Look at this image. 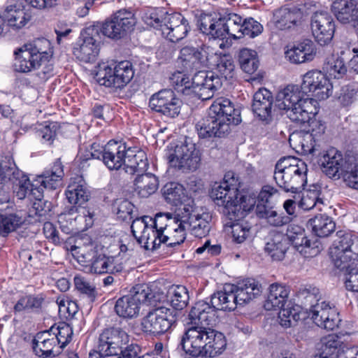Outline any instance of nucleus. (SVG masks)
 Masks as SVG:
<instances>
[{
    "label": "nucleus",
    "instance_id": "obj_1",
    "mask_svg": "<svg viewBox=\"0 0 358 358\" xmlns=\"http://www.w3.org/2000/svg\"><path fill=\"white\" fill-rule=\"evenodd\" d=\"M189 317V327L181 335L178 345V350L183 352V357H215L222 354L227 346L224 334L207 327L210 322Z\"/></svg>",
    "mask_w": 358,
    "mask_h": 358
},
{
    "label": "nucleus",
    "instance_id": "obj_2",
    "mask_svg": "<svg viewBox=\"0 0 358 358\" xmlns=\"http://www.w3.org/2000/svg\"><path fill=\"white\" fill-rule=\"evenodd\" d=\"M86 159H101L110 170H118L122 165L127 173L134 175L135 173L146 171L148 168L147 155L137 148H127L125 143L109 141L104 146L93 143L86 151Z\"/></svg>",
    "mask_w": 358,
    "mask_h": 358
},
{
    "label": "nucleus",
    "instance_id": "obj_3",
    "mask_svg": "<svg viewBox=\"0 0 358 358\" xmlns=\"http://www.w3.org/2000/svg\"><path fill=\"white\" fill-rule=\"evenodd\" d=\"M241 122V113L227 98L219 97L210 106L206 116L195 126L201 138H224L231 131V125Z\"/></svg>",
    "mask_w": 358,
    "mask_h": 358
},
{
    "label": "nucleus",
    "instance_id": "obj_4",
    "mask_svg": "<svg viewBox=\"0 0 358 358\" xmlns=\"http://www.w3.org/2000/svg\"><path fill=\"white\" fill-rule=\"evenodd\" d=\"M315 99L304 97L298 85H287L275 98V106L285 110L287 117L299 125L310 123L317 113Z\"/></svg>",
    "mask_w": 358,
    "mask_h": 358
},
{
    "label": "nucleus",
    "instance_id": "obj_5",
    "mask_svg": "<svg viewBox=\"0 0 358 358\" xmlns=\"http://www.w3.org/2000/svg\"><path fill=\"white\" fill-rule=\"evenodd\" d=\"M309 152L318 158V164L322 172L329 178H343L347 185L352 188V185L358 186V183L353 182L355 178L352 167L355 168L353 162L354 156L348 155L343 157L342 153L335 148L327 151L322 150L320 144H314L309 150Z\"/></svg>",
    "mask_w": 358,
    "mask_h": 358
},
{
    "label": "nucleus",
    "instance_id": "obj_6",
    "mask_svg": "<svg viewBox=\"0 0 358 358\" xmlns=\"http://www.w3.org/2000/svg\"><path fill=\"white\" fill-rule=\"evenodd\" d=\"M307 172V165L303 160L289 156L278 161L273 178L285 192L296 193L306 185Z\"/></svg>",
    "mask_w": 358,
    "mask_h": 358
},
{
    "label": "nucleus",
    "instance_id": "obj_7",
    "mask_svg": "<svg viewBox=\"0 0 358 358\" xmlns=\"http://www.w3.org/2000/svg\"><path fill=\"white\" fill-rule=\"evenodd\" d=\"M143 20L148 25L161 31L162 34L173 43L184 38L189 31L187 20L178 13L152 10L145 13Z\"/></svg>",
    "mask_w": 358,
    "mask_h": 358
},
{
    "label": "nucleus",
    "instance_id": "obj_8",
    "mask_svg": "<svg viewBox=\"0 0 358 358\" xmlns=\"http://www.w3.org/2000/svg\"><path fill=\"white\" fill-rule=\"evenodd\" d=\"M171 80L177 90L184 93L185 90L192 89L202 100L213 97L214 92L222 87L220 78L207 71H199L191 80L185 73L178 71L172 75Z\"/></svg>",
    "mask_w": 358,
    "mask_h": 358
},
{
    "label": "nucleus",
    "instance_id": "obj_9",
    "mask_svg": "<svg viewBox=\"0 0 358 358\" xmlns=\"http://www.w3.org/2000/svg\"><path fill=\"white\" fill-rule=\"evenodd\" d=\"M40 178H41L39 182L41 183L40 186L31 185L27 176L18 170L14 164L7 182L9 181L12 183L13 193L20 200L24 199L30 191V195L34 199L30 210L31 216L38 217V220L42 222L45 215V201L43 200L45 180L41 176Z\"/></svg>",
    "mask_w": 358,
    "mask_h": 358
},
{
    "label": "nucleus",
    "instance_id": "obj_10",
    "mask_svg": "<svg viewBox=\"0 0 358 358\" xmlns=\"http://www.w3.org/2000/svg\"><path fill=\"white\" fill-rule=\"evenodd\" d=\"M164 298L163 294L153 293L147 286L137 285L133 287L129 294L116 301L115 312L121 317L134 318L138 315L141 303L155 306L157 302Z\"/></svg>",
    "mask_w": 358,
    "mask_h": 358
},
{
    "label": "nucleus",
    "instance_id": "obj_11",
    "mask_svg": "<svg viewBox=\"0 0 358 358\" xmlns=\"http://www.w3.org/2000/svg\"><path fill=\"white\" fill-rule=\"evenodd\" d=\"M330 256L336 268L348 269L358 263V238L350 232L338 231L330 248Z\"/></svg>",
    "mask_w": 358,
    "mask_h": 358
},
{
    "label": "nucleus",
    "instance_id": "obj_12",
    "mask_svg": "<svg viewBox=\"0 0 358 358\" xmlns=\"http://www.w3.org/2000/svg\"><path fill=\"white\" fill-rule=\"evenodd\" d=\"M177 312L159 306L149 311L141 320V329L150 336H159L166 333L176 322Z\"/></svg>",
    "mask_w": 358,
    "mask_h": 358
},
{
    "label": "nucleus",
    "instance_id": "obj_13",
    "mask_svg": "<svg viewBox=\"0 0 358 358\" xmlns=\"http://www.w3.org/2000/svg\"><path fill=\"white\" fill-rule=\"evenodd\" d=\"M43 39L37 38L15 50L13 69L20 73H27L38 68L42 63L45 52Z\"/></svg>",
    "mask_w": 358,
    "mask_h": 358
},
{
    "label": "nucleus",
    "instance_id": "obj_14",
    "mask_svg": "<svg viewBox=\"0 0 358 358\" xmlns=\"http://www.w3.org/2000/svg\"><path fill=\"white\" fill-rule=\"evenodd\" d=\"M197 207L190 204L184 205L178 211L176 219L181 221L186 230H189L195 237L202 238L210 231L211 216L208 213L202 212Z\"/></svg>",
    "mask_w": 358,
    "mask_h": 358
},
{
    "label": "nucleus",
    "instance_id": "obj_15",
    "mask_svg": "<svg viewBox=\"0 0 358 358\" xmlns=\"http://www.w3.org/2000/svg\"><path fill=\"white\" fill-rule=\"evenodd\" d=\"M210 195L217 206L223 207V213L229 220H236L241 214V206L237 205V189L231 187L227 180L215 183Z\"/></svg>",
    "mask_w": 358,
    "mask_h": 358
},
{
    "label": "nucleus",
    "instance_id": "obj_16",
    "mask_svg": "<svg viewBox=\"0 0 358 358\" xmlns=\"http://www.w3.org/2000/svg\"><path fill=\"white\" fill-rule=\"evenodd\" d=\"M299 89L302 96H312L320 100L327 99L332 93V85L329 80L317 70L309 71L303 75Z\"/></svg>",
    "mask_w": 358,
    "mask_h": 358
},
{
    "label": "nucleus",
    "instance_id": "obj_17",
    "mask_svg": "<svg viewBox=\"0 0 358 358\" xmlns=\"http://www.w3.org/2000/svg\"><path fill=\"white\" fill-rule=\"evenodd\" d=\"M136 23V20L132 12L120 10L103 24L101 32L110 38L118 40L133 30Z\"/></svg>",
    "mask_w": 358,
    "mask_h": 358
},
{
    "label": "nucleus",
    "instance_id": "obj_18",
    "mask_svg": "<svg viewBox=\"0 0 358 358\" xmlns=\"http://www.w3.org/2000/svg\"><path fill=\"white\" fill-rule=\"evenodd\" d=\"M129 342L127 333L120 328L104 329L99 335L96 348L106 356L116 358Z\"/></svg>",
    "mask_w": 358,
    "mask_h": 358
},
{
    "label": "nucleus",
    "instance_id": "obj_19",
    "mask_svg": "<svg viewBox=\"0 0 358 358\" xmlns=\"http://www.w3.org/2000/svg\"><path fill=\"white\" fill-rule=\"evenodd\" d=\"M199 150L192 143L185 141L177 145L169 157V162L171 166L177 168L183 172L195 171L200 162Z\"/></svg>",
    "mask_w": 358,
    "mask_h": 358
},
{
    "label": "nucleus",
    "instance_id": "obj_20",
    "mask_svg": "<svg viewBox=\"0 0 358 358\" xmlns=\"http://www.w3.org/2000/svg\"><path fill=\"white\" fill-rule=\"evenodd\" d=\"M227 286L224 290L214 293L210 298V303L206 301H199L191 308L189 317L194 320L210 322L215 316L216 310H224L227 301Z\"/></svg>",
    "mask_w": 358,
    "mask_h": 358
},
{
    "label": "nucleus",
    "instance_id": "obj_21",
    "mask_svg": "<svg viewBox=\"0 0 358 358\" xmlns=\"http://www.w3.org/2000/svg\"><path fill=\"white\" fill-rule=\"evenodd\" d=\"M311 29L316 41L325 45L332 39L335 24L331 15L324 10L317 11L311 17Z\"/></svg>",
    "mask_w": 358,
    "mask_h": 358
},
{
    "label": "nucleus",
    "instance_id": "obj_22",
    "mask_svg": "<svg viewBox=\"0 0 358 358\" xmlns=\"http://www.w3.org/2000/svg\"><path fill=\"white\" fill-rule=\"evenodd\" d=\"M331 11L338 22L354 29L358 35V0H335Z\"/></svg>",
    "mask_w": 358,
    "mask_h": 358
},
{
    "label": "nucleus",
    "instance_id": "obj_23",
    "mask_svg": "<svg viewBox=\"0 0 358 358\" xmlns=\"http://www.w3.org/2000/svg\"><path fill=\"white\" fill-rule=\"evenodd\" d=\"M309 311L315 324L327 330H334L341 321L336 310L324 301L316 303Z\"/></svg>",
    "mask_w": 358,
    "mask_h": 358
},
{
    "label": "nucleus",
    "instance_id": "obj_24",
    "mask_svg": "<svg viewBox=\"0 0 358 358\" xmlns=\"http://www.w3.org/2000/svg\"><path fill=\"white\" fill-rule=\"evenodd\" d=\"M273 104L272 93L266 88H260L253 95L252 110L260 120L268 123L273 117Z\"/></svg>",
    "mask_w": 358,
    "mask_h": 358
},
{
    "label": "nucleus",
    "instance_id": "obj_25",
    "mask_svg": "<svg viewBox=\"0 0 358 358\" xmlns=\"http://www.w3.org/2000/svg\"><path fill=\"white\" fill-rule=\"evenodd\" d=\"M303 11L296 7L281 8L274 13L275 27L281 30H292L302 26Z\"/></svg>",
    "mask_w": 358,
    "mask_h": 358
},
{
    "label": "nucleus",
    "instance_id": "obj_26",
    "mask_svg": "<svg viewBox=\"0 0 358 358\" xmlns=\"http://www.w3.org/2000/svg\"><path fill=\"white\" fill-rule=\"evenodd\" d=\"M206 59V55L202 46L195 48L187 45L183 47L180 52L179 61L183 68V71L187 73L203 68Z\"/></svg>",
    "mask_w": 358,
    "mask_h": 358
},
{
    "label": "nucleus",
    "instance_id": "obj_27",
    "mask_svg": "<svg viewBox=\"0 0 358 358\" xmlns=\"http://www.w3.org/2000/svg\"><path fill=\"white\" fill-rule=\"evenodd\" d=\"M70 340L68 327L52 325L46 330V347L52 345L51 349L46 350V357L59 355Z\"/></svg>",
    "mask_w": 358,
    "mask_h": 358
},
{
    "label": "nucleus",
    "instance_id": "obj_28",
    "mask_svg": "<svg viewBox=\"0 0 358 358\" xmlns=\"http://www.w3.org/2000/svg\"><path fill=\"white\" fill-rule=\"evenodd\" d=\"M66 196L68 201L73 206L81 207L90 198V192L87 189V184L80 176H76L71 178L70 182L66 191Z\"/></svg>",
    "mask_w": 358,
    "mask_h": 358
},
{
    "label": "nucleus",
    "instance_id": "obj_29",
    "mask_svg": "<svg viewBox=\"0 0 358 358\" xmlns=\"http://www.w3.org/2000/svg\"><path fill=\"white\" fill-rule=\"evenodd\" d=\"M285 57L293 64H301L313 60L316 55L314 43L306 39L285 52Z\"/></svg>",
    "mask_w": 358,
    "mask_h": 358
},
{
    "label": "nucleus",
    "instance_id": "obj_30",
    "mask_svg": "<svg viewBox=\"0 0 358 358\" xmlns=\"http://www.w3.org/2000/svg\"><path fill=\"white\" fill-rule=\"evenodd\" d=\"M73 53L76 58L84 63H94L97 60L99 47V43L93 36H86L82 43L76 44Z\"/></svg>",
    "mask_w": 358,
    "mask_h": 358
},
{
    "label": "nucleus",
    "instance_id": "obj_31",
    "mask_svg": "<svg viewBox=\"0 0 358 358\" xmlns=\"http://www.w3.org/2000/svg\"><path fill=\"white\" fill-rule=\"evenodd\" d=\"M257 216L273 227H281L292 222V217L278 213L274 208L266 203H257L255 208Z\"/></svg>",
    "mask_w": 358,
    "mask_h": 358
},
{
    "label": "nucleus",
    "instance_id": "obj_32",
    "mask_svg": "<svg viewBox=\"0 0 358 358\" xmlns=\"http://www.w3.org/2000/svg\"><path fill=\"white\" fill-rule=\"evenodd\" d=\"M152 217L150 216H143L135 219L131 226V232L137 239L139 243H144V247L147 249L152 250V227L150 226Z\"/></svg>",
    "mask_w": 358,
    "mask_h": 358
},
{
    "label": "nucleus",
    "instance_id": "obj_33",
    "mask_svg": "<svg viewBox=\"0 0 358 358\" xmlns=\"http://www.w3.org/2000/svg\"><path fill=\"white\" fill-rule=\"evenodd\" d=\"M289 289L279 283H273L269 287V294L264 303L267 310H277L285 306L288 301Z\"/></svg>",
    "mask_w": 358,
    "mask_h": 358
},
{
    "label": "nucleus",
    "instance_id": "obj_34",
    "mask_svg": "<svg viewBox=\"0 0 358 358\" xmlns=\"http://www.w3.org/2000/svg\"><path fill=\"white\" fill-rule=\"evenodd\" d=\"M136 173L138 176L134 180V191L139 197L148 198L158 189L159 180L152 173Z\"/></svg>",
    "mask_w": 358,
    "mask_h": 358
},
{
    "label": "nucleus",
    "instance_id": "obj_35",
    "mask_svg": "<svg viewBox=\"0 0 358 358\" xmlns=\"http://www.w3.org/2000/svg\"><path fill=\"white\" fill-rule=\"evenodd\" d=\"M243 20L239 15L234 13H225L220 17V29L223 38L228 35L235 39L241 38V28Z\"/></svg>",
    "mask_w": 358,
    "mask_h": 358
},
{
    "label": "nucleus",
    "instance_id": "obj_36",
    "mask_svg": "<svg viewBox=\"0 0 358 358\" xmlns=\"http://www.w3.org/2000/svg\"><path fill=\"white\" fill-rule=\"evenodd\" d=\"M185 228L182 224L181 221L177 228L173 229V233L170 234L171 229H169L168 234H159L157 238L152 240V250L159 248L162 245L168 248H174L180 245L185 239Z\"/></svg>",
    "mask_w": 358,
    "mask_h": 358
},
{
    "label": "nucleus",
    "instance_id": "obj_37",
    "mask_svg": "<svg viewBox=\"0 0 358 358\" xmlns=\"http://www.w3.org/2000/svg\"><path fill=\"white\" fill-rule=\"evenodd\" d=\"M90 269L94 273H116L121 272L123 266L121 264H116L113 257H107L99 254L93 255L90 260Z\"/></svg>",
    "mask_w": 358,
    "mask_h": 358
},
{
    "label": "nucleus",
    "instance_id": "obj_38",
    "mask_svg": "<svg viewBox=\"0 0 358 358\" xmlns=\"http://www.w3.org/2000/svg\"><path fill=\"white\" fill-rule=\"evenodd\" d=\"M24 8L22 3L18 1L6 7L4 15L10 27L20 29L29 20L30 16L24 12Z\"/></svg>",
    "mask_w": 358,
    "mask_h": 358
},
{
    "label": "nucleus",
    "instance_id": "obj_39",
    "mask_svg": "<svg viewBox=\"0 0 358 358\" xmlns=\"http://www.w3.org/2000/svg\"><path fill=\"white\" fill-rule=\"evenodd\" d=\"M288 248V238L282 234L275 233L266 244L265 251L273 260L281 261L285 258Z\"/></svg>",
    "mask_w": 358,
    "mask_h": 358
},
{
    "label": "nucleus",
    "instance_id": "obj_40",
    "mask_svg": "<svg viewBox=\"0 0 358 358\" xmlns=\"http://www.w3.org/2000/svg\"><path fill=\"white\" fill-rule=\"evenodd\" d=\"M235 286L243 305L259 296L262 292L261 283L254 278L245 279Z\"/></svg>",
    "mask_w": 358,
    "mask_h": 358
},
{
    "label": "nucleus",
    "instance_id": "obj_41",
    "mask_svg": "<svg viewBox=\"0 0 358 358\" xmlns=\"http://www.w3.org/2000/svg\"><path fill=\"white\" fill-rule=\"evenodd\" d=\"M308 226L318 237H327L335 231L336 224L332 218L325 214H318L308 220Z\"/></svg>",
    "mask_w": 358,
    "mask_h": 358
},
{
    "label": "nucleus",
    "instance_id": "obj_42",
    "mask_svg": "<svg viewBox=\"0 0 358 358\" xmlns=\"http://www.w3.org/2000/svg\"><path fill=\"white\" fill-rule=\"evenodd\" d=\"M320 355L319 358H347L345 355L341 352L342 342L334 334H329L321 339Z\"/></svg>",
    "mask_w": 358,
    "mask_h": 358
},
{
    "label": "nucleus",
    "instance_id": "obj_43",
    "mask_svg": "<svg viewBox=\"0 0 358 358\" xmlns=\"http://www.w3.org/2000/svg\"><path fill=\"white\" fill-rule=\"evenodd\" d=\"M178 213L173 217L172 214L168 213H158L155 217H152L150 226L152 227V238H157L159 234H168L170 227L173 224H178L179 220L176 219Z\"/></svg>",
    "mask_w": 358,
    "mask_h": 358
},
{
    "label": "nucleus",
    "instance_id": "obj_44",
    "mask_svg": "<svg viewBox=\"0 0 358 358\" xmlns=\"http://www.w3.org/2000/svg\"><path fill=\"white\" fill-rule=\"evenodd\" d=\"M167 297L171 305L176 310H182L189 302L187 289L183 285H173L168 291Z\"/></svg>",
    "mask_w": 358,
    "mask_h": 358
},
{
    "label": "nucleus",
    "instance_id": "obj_45",
    "mask_svg": "<svg viewBox=\"0 0 358 358\" xmlns=\"http://www.w3.org/2000/svg\"><path fill=\"white\" fill-rule=\"evenodd\" d=\"M241 69L248 74H253L259 68V59L256 51L243 48L238 53Z\"/></svg>",
    "mask_w": 358,
    "mask_h": 358
},
{
    "label": "nucleus",
    "instance_id": "obj_46",
    "mask_svg": "<svg viewBox=\"0 0 358 358\" xmlns=\"http://www.w3.org/2000/svg\"><path fill=\"white\" fill-rule=\"evenodd\" d=\"M198 27L202 33L210 35L214 38H219L222 36V31L220 29V18L215 19L212 15L203 14L197 21Z\"/></svg>",
    "mask_w": 358,
    "mask_h": 358
},
{
    "label": "nucleus",
    "instance_id": "obj_47",
    "mask_svg": "<svg viewBox=\"0 0 358 358\" xmlns=\"http://www.w3.org/2000/svg\"><path fill=\"white\" fill-rule=\"evenodd\" d=\"M116 88H122L133 78L134 71L132 64L127 60L119 62L114 68Z\"/></svg>",
    "mask_w": 358,
    "mask_h": 358
},
{
    "label": "nucleus",
    "instance_id": "obj_48",
    "mask_svg": "<svg viewBox=\"0 0 358 358\" xmlns=\"http://www.w3.org/2000/svg\"><path fill=\"white\" fill-rule=\"evenodd\" d=\"M94 77L100 85L116 88L115 71L106 63L98 64L94 70Z\"/></svg>",
    "mask_w": 358,
    "mask_h": 358
},
{
    "label": "nucleus",
    "instance_id": "obj_49",
    "mask_svg": "<svg viewBox=\"0 0 358 358\" xmlns=\"http://www.w3.org/2000/svg\"><path fill=\"white\" fill-rule=\"evenodd\" d=\"M241 214H238L239 217H237L236 220H229L231 222L227 223L231 228L233 241L236 243H242L245 241L250 234L251 228L248 222L244 220H240L243 214L241 210Z\"/></svg>",
    "mask_w": 358,
    "mask_h": 358
},
{
    "label": "nucleus",
    "instance_id": "obj_50",
    "mask_svg": "<svg viewBox=\"0 0 358 358\" xmlns=\"http://www.w3.org/2000/svg\"><path fill=\"white\" fill-rule=\"evenodd\" d=\"M297 296L301 305L306 310H310L321 300V293L319 288L312 285H307L301 288Z\"/></svg>",
    "mask_w": 358,
    "mask_h": 358
},
{
    "label": "nucleus",
    "instance_id": "obj_51",
    "mask_svg": "<svg viewBox=\"0 0 358 358\" xmlns=\"http://www.w3.org/2000/svg\"><path fill=\"white\" fill-rule=\"evenodd\" d=\"M279 310L280 324L284 327L287 328L295 325L300 319L299 307L295 308L290 301Z\"/></svg>",
    "mask_w": 358,
    "mask_h": 358
},
{
    "label": "nucleus",
    "instance_id": "obj_52",
    "mask_svg": "<svg viewBox=\"0 0 358 358\" xmlns=\"http://www.w3.org/2000/svg\"><path fill=\"white\" fill-rule=\"evenodd\" d=\"M320 191L317 187L313 189L304 190L298 202V206L303 210H309L317 205L322 204V199L320 198Z\"/></svg>",
    "mask_w": 358,
    "mask_h": 358
},
{
    "label": "nucleus",
    "instance_id": "obj_53",
    "mask_svg": "<svg viewBox=\"0 0 358 358\" xmlns=\"http://www.w3.org/2000/svg\"><path fill=\"white\" fill-rule=\"evenodd\" d=\"M184 191L185 189L182 185L174 182L166 184L162 189L165 200L175 206H177L182 201L185 194Z\"/></svg>",
    "mask_w": 358,
    "mask_h": 358
},
{
    "label": "nucleus",
    "instance_id": "obj_54",
    "mask_svg": "<svg viewBox=\"0 0 358 358\" xmlns=\"http://www.w3.org/2000/svg\"><path fill=\"white\" fill-rule=\"evenodd\" d=\"M289 245L292 244L299 252L305 243H308V239L305 235L304 229L298 225H289L287 230Z\"/></svg>",
    "mask_w": 358,
    "mask_h": 358
},
{
    "label": "nucleus",
    "instance_id": "obj_55",
    "mask_svg": "<svg viewBox=\"0 0 358 358\" xmlns=\"http://www.w3.org/2000/svg\"><path fill=\"white\" fill-rule=\"evenodd\" d=\"M64 176L62 163L57 160L52 169L46 172V189L57 190L62 185V178Z\"/></svg>",
    "mask_w": 358,
    "mask_h": 358
},
{
    "label": "nucleus",
    "instance_id": "obj_56",
    "mask_svg": "<svg viewBox=\"0 0 358 358\" xmlns=\"http://www.w3.org/2000/svg\"><path fill=\"white\" fill-rule=\"evenodd\" d=\"M215 71H213L216 76H217L220 80L224 78L225 80L232 79L236 74L235 65L232 59L227 57H220L216 64ZM222 83V80H221Z\"/></svg>",
    "mask_w": 358,
    "mask_h": 358
},
{
    "label": "nucleus",
    "instance_id": "obj_57",
    "mask_svg": "<svg viewBox=\"0 0 358 358\" xmlns=\"http://www.w3.org/2000/svg\"><path fill=\"white\" fill-rule=\"evenodd\" d=\"M23 220L16 215H0V238L19 227Z\"/></svg>",
    "mask_w": 358,
    "mask_h": 358
},
{
    "label": "nucleus",
    "instance_id": "obj_58",
    "mask_svg": "<svg viewBox=\"0 0 358 358\" xmlns=\"http://www.w3.org/2000/svg\"><path fill=\"white\" fill-rule=\"evenodd\" d=\"M171 90H163L154 94L150 99L149 106L153 110L162 114L163 110L166 108L164 103L168 98L172 96Z\"/></svg>",
    "mask_w": 358,
    "mask_h": 358
},
{
    "label": "nucleus",
    "instance_id": "obj_59",
    "mask_svg": "<svg viewBox=\"0 0 358 358\" xmlns=\"http://www.w3.org/2000/svg\"><path fill=\"white\" fill-rule=\"evenodd\" d=\"M241 38L248 36V38H255L262 33L263 27L253 18L245 19L241 25Z\"/></svg>",
    "mask_w": 358,
    "mask_h": 358
},
{
    "label": "nucleus",
    "instance_id": "obj_60",
    "mask_svg": "<svg viewBox=\"0 0 358 358\" xmlns=\"http://www.w3.org/2000/svg\"><path fill=\"white\" fill-rule=\"evenodd\" d=\"M74 284L76 288L81 293L86 295L91 301L96 298L95 287L85 278L76 276L74 278Z\"/></svg>",
    "mask_w": 358,
    "mask_h": 358
},
{
    "label": "nucleus",
    "instance_id": "obj_61",
    "mask_svg": "<svg viewBox=\"0 0 358 358\" xmlns=\"http://www.w3.org/2000/svg\"><path fill=\"white\" fill-rule=\"evenodd\" d=\"M327 71L330 76H334L335 78H341L347 72V67L345 65L344 59L341 57H337L329 62Z\"/></svg>",
    "mask_w": 358,
    "mask_h": 358
},
{
    "label": "nucleus",
    "instance_id": "obj_62",
    "mask_svg": "<svg viewBox=\"0 0 358 358\" xmlns=\"http://www.w3.org/2000/svg\"><path fill=\"white\" fill-rule=\"evenodd\" d=\"M227 301L226 306H224V311H232L236 309L237 306H243L239 298V294L234 285H227Z\"/></svg>",
    "mask_w": 358,
    "mask_h": 358
},
{
    "label": "nucleus",
    "instance_id": "obj_63",
    "mask_svg": "<svg viewBox=\"0 0 358 358\" xmlns=\"http://www.w3.org/2000/svg\"><path fill=\"white\" fill-rule=\"evenodd\" d=\"M164 108L162 114L169 117H175L180 113V101L178 99L175 93L172 92V96L168 98V101H166L164 103Z\"/></svg>",
    "mask_w": 358,
    "mask_h": 358
},
{
    "label": "nucleus",
    "instance_id": "obj_64",
    "mask_svg": "<svg viewBox=\"0 0 358 358\" xmlns=\"http://www.w3.org/2000/svg\"><path fill=\"white\" fill-rule=\"evenodd\" d=\"M352 265L348 269L343 270L346 271L345 285L348 290L358 292V268Z\"/></svg>",
    "mask_w": 358,
    "mask_h": 358
}]
</instances>
